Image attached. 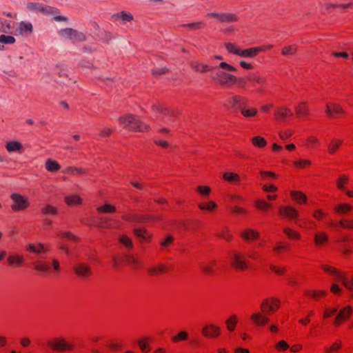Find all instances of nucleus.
<instances>
[{"label": "nucleus", "instance_id": "1", "mask_svg": "<svg viewBox=\"0 0 353 353\" xmlns=\"http://www.w3.org/2000/svg\"><path fill=\"white\" fill-rule=\"evenodd\" d=\"M223 108L234 114H240L245 119L255 118L259 113L258 109L251 106L248 97L235 94L228 97L223 104Z\"/></svg>", "mask_w": 353, "mask_h": 353}, {"label": "nucleus", "instance_id": "2", "mask_svg": "<svg viewBox=\"0 0 353 353\" xmlns=\"http://www.w3.org/2000/svg\"><path fill=\"white\" fill-rule=\"evenodd\" d=\"M119 123L123 128L131 132H148L151 130L149 124L143 122L132 114H126L119 118Z\"/></svg>", "mask_w": 353, "mask_h": 353}, {"label": "nucleus", "instance_id": "3", "mask_svg": "<svg viewBox=\"0 0 353 353\" xmlns=\"http://www.w3.org/2000/svg\"><path fill=\"white\" fill-rule=\"evenodd\" d=\"M231 268L236 272L247 271L250 268V261L245 253L239 250H232L228 253Z\"/></svg>", "mask_w": 353, "mask_h": 353}, {"label": "nucleus", "instance_id": "4", "mask_svg": "<svg viewBox=\"0 0 353 353\" xmlns=\"http://www.w3.org/2000/svg\"><path fill=\"white\" fill-rule=\"evenodd\" d=\"M248 82H254L263 86L266 83V79L264 77L256 76L254 74H250L245 77H237L235 76V80L232 81L231 86L236 84L238 88L245 90Z\"/></svg>", "mask_w": 353, "mask_h": 353}, {"label": "nucleus", "instance_id": "5", "mask_svg": "<svg viewBox=\"0 0 353 353\" xmlns=\"http://www.w3.org/2000/svg\"><path fill=\"white\" fill-rule=\"evenodd\" d=\"M211 79L216 85L230 87L232 81L235 80V76L223 70H219L212 74Z\"/></svg>", "mask_w": 353, "mask_h": 353}, {"label": "nucleus", "instance_id": "6", "mask_svg": "<svg viewBox=\"0 0 353 353\" xmlns=\"http://www.w3.org/2000/svg\"><path fill=\"white\" fill-rule=\"evenodd\" d=\"M47 345L52 350L63 352L74 350V345L68 343L63 337H57L48 341Z\"/></svg>", "mask_w": 353, "mask_h": 353}, {"label": "nucleus", "instance_id": "7", "mask_svg": "<svg viewBox=\"0 0 353 353\" xmlns=\"http://www.w3.org/2000/svg\"><path fill=\"white\" fill-rule=\"evenodd\" d=\"M281 305L280 301L275 297L264 299L261 304V310L264 314L272 315L277 311Z\"/></svg>", "mask_w": 353, "mask_h": 353}, {"label": "nucleus", "instance_id": "8", "mask_svg": "<svg viewBox=\"0 0 353 353\" xmlns=\"http://www.w3.org/2000/svg\"><path fill=\"white\" fill-rule=\"evenodd\" d=\"M10 198L13 202L11 205V209L14 212L25 210L30 206L28 199L19 193H12Z\"/></svg>", "mask_w": 353, "mask_h": 353}, {"label": "nucleus", "instance_id": "9", "mask_svg": "<svg viewBox=\"0 0 353 353\" xmlns=\"http://www.w3.org/2000/svg\"><path fill=\"white\" fill-rule=\"evenodd\" d=\"M294 114L298 119H306L312 116L310 104L307 101H301L294 106Z\"/></svg>", "mask_w": 353, "mask_h": 353}, {"label": "nucleus", "instance_id": "10", "mask_svg": "<svg viewBox=\"0 0 353 353\" xmlns=\"http://www.w3.org/2000/svg\"><path fill=\"white\" fill-rule=\"evenodd\" d=\"M221 328L213 323L206 324L201 329V334L207 339H216L221 335Z\"/></svg>", "mask_w": 353, "mask_h": 353}, {"label": "nucleus", "instance_id": "11", "mask_svg": "<svg viewBox=\"0 0 353 353\" xmlns=\"http://www.w3.org/2000/svg\"><path fill=\"white\" fill-rule=\"evenodd\" d=\"M278 214L280 217L288 220H293L295 223H297V219L299 216V211L295 208L290 205L281 206L279 208Z\"/></svg>", "mask_w": 353, "mask_h": 353}, {"label": "nucleus", "instance_id": "12", "mask_svg": "<svg viewBox=\"0 0 353 353\" xmlns=\"http://www.w3.org/2000/svg\"><path fill=\"white\" fill-rule=\"evenodd\" d=\"M292 110L285 106L276 107L274 110V118L279 122H284L288 119L292 117Z\"/></svg>", "mask_w": 353, "mask_h": 353}, {"label": "nucleus", "instance_id": "13", "mask_svg": "<svg viewBox=\"0 0 353 353\" xmlns=\"http://www.w3.org/2000/svg\"><path fill=\"white\" fill-rule=\"evenodd\" d=\"M138 260L132 255L118 254L113 258V267L117 268L121 265L125 264L128 265H137Z\"/></svg>", "mask_w": 353, "mask_h": 353}, {"label": "nucleus", "instance_id": "14", "mask_svg": "<svg viewBox=\"0 0 353 353\" xmlns=\"http://www.w3.org/2000/svg\"><path fill=\"white\" fill-rule=\"evenodd\" d=\"M74 272L78 278L82 280H86L92 275L91 268L85 263L77 264L74 267Z\"/></svg>", "mask_w": 353, "mask_h": 353}, {"label": "nucleus", "instance_id": "15", "mask_svg": "<svg viewBox=\"0 0 353 353\" xmlns=\"http://www.w3.org/2000/svg\"><path fill=\"white\" fill-rule=\"evenodd\" d=\"M352 312V307L350 305H347L343 309H341L334 321V325L336 327H338L342 325L344 322L347 321L350 318Z\"/></svg>", "mask_w": 353, "mask_h": 353}, {"label": "nucleus", "instance_id": "16", "mask_svg": "<svg viewBox=\"0 0 353 353\" xmlns=\"http://www.w3.org/2000/svg\"><path fill=\"white\" fill-rule=\"evenodd\" d=\"M121 219L129 222L144 223L152 220L153 217L152 216L145 214H128L123 215Z\"/></svg>", "mask_w": 353, "mask_h": 353}, {"label": "nucleus", "instance_id": "17", "mask_svg": "<svg viewBox=\"0 0 353 353\" xmlns=\"http://www.w3.org/2000/svg\"><path fill=\"white\" fill-rule=\"evenodd\" d=\"M303 295L309 299L319 301L327 295V292L323 290H306L303 292Z\"/></svg>", "mask_w": 353, "mask_h": 353}, {"label": "nucleus", "instance_id": "18", "mask_svg": "<svg viewBox=\"0 0 353 353\" xmlns=\"http://www.w3.org/2000/svg\"><path fill=\"white\" fill-rule=\"evenodd\" d=\"M240 236L245 242L255 241L260 237L259 232L252 228L244 230L241 232Z\"/></svg>", "mask_w": 353, "mask_h": 353}, {"label": "nucleus", "instance_id": "19", "mask_svg": "<svg viewBox=\"0 0 353 353\" xmlns=\"http://www.w3.org/2000/svg\"><path fill=\"white\" fill-rule=\"evenodd\" d=\"M325 113L332 117L334 114L336 115H345L346 112L340 104L330 103L326 105Z\"/></svg>", "mask_w": 353, "mask_h": 353}, {"label": "nucleus", "instance_id": "20", "mask_svg": "<svg viewBox=\"0 0 353 353\" xmlns=\"http://www.w3.org/2000/svg\"><path fill=\"white\" fill-rule=\"evenodd\" d=\"M268 314H264L261 312H256L252 314L251 320L257 326H264L270 321V319L267 316Z\"/></svg>", "mask_w": 353, "mask_h": 353}, {"label": "nucleus", "instance_id": "21", "mask_svg": "<svg viewBox=\"0 0 353 353\" xmlns=\"http://www.w3.org/2000/svg\"><path fill=\"white\" fill-rule=\"evenodd\" d=\"M134 234L139 239L141 243H149L151 241L152 235L148 230L143 228L134 229Z\"/></svg>", "mask_w": 353, "mask_h": 353}, {"label": "nucleus", "instance_id": "22", "mask_svg": "<svg viewBox=\"0 0 353 353\" xmlns=\"http://www.w3.org/2000/svg\"><path fill=\"white\" fill-rule=\"evenodd\" d=\"M222 179L223 181L234 185L239 184L241 181V177L239 174L230 172H223Z\"/></svg>", "mask_w": 353, "mask_h": 353}, {"label": "nucleus", "instance_id": "23", "mask_svg": "<svg viewBox=\"0 0 353 353\" xmlns=\"http://www.w3.org/2000/svg\"><path fill=\"white\" fill-rule=\"evenodd\" d=\"M198 208L203 212L213 213L217 210L218 205L214 201H210L208 202L199 203Z\"/></svg>", "mask_w": 353, "mask_h": 353}, {"label": "nucleus", "instance_id": "24", "mask_svg": "<svg viewBox=\"0 0 353 353\" xmlns=\"http://www.w3.org/2000/svg\"><path fill=\"white\" fill-rule=\"evenodd\" d=\"M212 17L217 19L219 21L223 22H234L238 21V17L236 14L232 13H224V14H217L212 13L211 14Z\"/></svg>", "mask_w": 353, "mask_h": 353}, {"label": "nucleus", "instance_id": "25", "mask_svg": "<svg viewBox=\"0 0 353 353\" xmlns=\"http://www.w3.org/2000/svg\"><path fill=\"white\" fill-rule=\"evenodd\" d=\"M353 209V207L348 203H339L334 206L333 211L339 215L348 214Z\"/></svg>", "mask_w": 353, "mask_h": 353}, {"label": "nucleus", "instance_id": "26", "mask_svg": "<svg viewBox=\"0 0 353 353\" xmlns=\"http://www.w3.org/2000/svg\"><path fill=\"white\" fill-rule=\"evenodd\" d=\"M343 143V140L341 139L334 138L332 139L327 146V152L333 155L336 154L338 149L341 146Z\"/></svg>", "mask_w": 353, "mask_h": 353}, {"label": "nucleus", "instance_id": "27", "mask_svg": "<svg viewBox=\"0 0 353 353\" xmlns=\"http://www.w3.org/2000/svg\"><path fill=\"white\" fill-rule=\"evenodd\" d=\"M321 270L325 272L326 274L330 276H336L335 281L337 282L339 275H342L343 273L333 266H331L327 264H323L321 266Z\"/></svg>", "mask_w": 353, "mask_h": 353}, {"label": "nucleus", "instance_id": "28", "mask_svg": "<svg viewBox=\"0 0 353 353\" xmlns=\"http://www.w3.org/2000/svg\"><path fill=\"white\" fill-rule=\"evenodd\" d=\"M7 262L10 266L16 265L17 267H21L23 264L24 258L21 255L12 254L8 256Z\"/></svg>", "mask_w": 353, "mask_h": 353}, {"label": "nucleus", "instance_id": "29", "mask_svg": "<svg viewBox=\"0 0 353 353\" xmlns=\"http://www.w3.org/2000/svg\"><path fill=\"white\" fill-rule=\"evenodd\" d=\"M112 18L117 21H121L123 23L130 22L133 20V16L130 12L122 11L119 13L114 14Z\"/></svg>", "mask_w": 353, "mask_h": 353}, {"label": "nucleus", "instance_id": "30", "mask_svg": "<svg viewBox=\"0 0 353 353\" xmlns=\"http://www.w3.org/2000/svg\"><path fill=\"white\" fill-rule=\"evenodd\" d=\"M291 198L293 201H296L300 205L307 203V197L305 193L300 191H292L290 192Z\"/></svg>", "mask_w": 353, "mask_h": 353}, {"label": "nucleus", "instance_id": "31", "mask_svg": "<svg viewBox=\"0 0 353 353\" xmlns=\"http://www.w3.org/2000/svg\"><path fill=\"white\" fill-rule=\"evenodd\" d=\"M64 201L68 206L81 205L83 201L81 197L78 194L66 196Z\"/></svg>", "mask_w": 353, "mask_h": 353}, {"label": "nucleus", "instance_id": "32", "mask_svg": "<svg viewBox=\"0 0 353 353\" xmlns=\"http://www.w3.org/2000/svg\"><path fill=\"white\" fill-rule=\"evenodd\" d=\"M26 250L39 254L43 252H47L48 248L45 247L43 244L39 243L37 245L29 244L26 248Z\"/></svg>", "mask_w": 353, "mask_h": 353}, {"label": "nucleus", "instance_id": "33", "mask_svg": "<svg viewBox=\"0 0 353 353\" xmlns=\"http://www.w3.org/2000/svg\"><path fill=\"white\" fill-rule=\"evenodd\" d=\"M328 241V236L327 234L324 232H316L314 234V242L316 246L320 247L325 243H326Z\"/></svg>", "mask_w": 353, "mask_h": 353}, {"label": "nucleus", "instance_id": "34", "mask_svg": "<svg viewBox=\"0 0 353 353\" xmlns=\"http://www.w3.org/2000/svg\"><path fill=\"white\" fill-rule=\"evenodd\" d=\"M283 231L290 240L300 241L301 239L300 233L291 228L285 227Z\"/></svg>", "mask_w": 353, "mask_h": 353}, {"label": "nucleus", "instance_id": "35", "mask_svg": "<svg viewBox=\"0 0 353 353\" xmlns=\"http://www.w3.org/2000/svg\"><path fill=\"white\" fill-rule=\"evenodd\" d=\"M349 183V177L345 174L339 175V178L336 181V186L340 191H346L345 185Z\"/></svg>", "mask_w": 353, "mask_h": 353}, {"label": "nucleus", "instance_id": "36", "mask_svg": "<svg viewBox=\"0 0 353 353\" xmlns=\"http://www.w3.org/2000/svg\"><path fill=\"white\" fill-rule=\"evenodd\" d=\"M239 322L238 317L236 314H233L230 316L226 321H225V325L228 331L229 332H233L236 327V325Z\"/></svg>", "mask_w": 353, "mask_h": 353}, {"label": "nucleus", "instance_id": "37", "mask_svg": "<svg viewBox=\"0 0 353 353\" xmlns=\"http://www.w3.org/2000/svg\"><path fill=\"white\" fill-rule=\"evenodd\" d=\"M168 272V268L165 265L159 264L157 266L151 267L148 269V274L150 276H157Z\"/></svg>", "mask_w": 353, "mask_h": 353}, {"label": "nucleus", "instance_id": "38", "mask_svg": "<svg viewBox=\"0 0 353 353\" xmlns=\"http://www.w3.org/2000/svg\"><path fill=\"white\" fill-rule=\"evenodd\" d=\"M263 50L260 47L251 48L246 50H241L240 57H254L257 55L259 52H261Z\"/></svg>", "mask_w": 353, "mask_h": 353}, {"label": "nucleus", "instance_id": "39", "mask_svg": "<svg viewBox=\"0 0 353 353\" xmlns=\"http://www.w3.org/2000/svg\"><path fill=\"white\" fill-rule=\"evenodd\" d=\"M254 206L263 212H266L272 208V205L263 199H257L254 201Z\"/></svg>", "mask_w": 353, "mask_h": 353}, {"label": "nucleus", "instance_id": "40", "mask_svg": "<svg viewBox=\"0 0 353 353\" xmlns=\"http://www.w3.org/2000/svg\"><path fill=\"white\" fill-rule=\"evenodd\" d=\"M251 142L254 147L260 149L264 148L268 144L265 139L261 136H256L252 137Z\"/></svg>", "mask_w": 353, "mask_h": 353}, {"label": "nucleus", "instance_id": "41", "mask_svg": "<svg viewBox=\"0 0 353 353\" xmlns=\"http://www.w3.org/2000/svg\"><path fill=\"white\" fill-rule=\"evenodd\" d=\"M97 211L100 214H110L116 212L117 209L112 204L105 203L103 205L97 208Z\"/></svg>", "mask_w": 353, "mask_h": 353}, {"label": "nucleus", "instance_id": "42", "mask_svg": "<svg viewBox=\"0 0 353 353\" xmlns=\"http://www.w3.org/2000/svg\"><path fill=\"white\" fill-rule=\"evenodd\" d=\"M337 282H342L347 290L353 291V276L348 280L344 274H343L342 275H339Z\"/></svg>", "mask_w": 353, "mask_h": 353}, {"label": "nucleus", "instance_id": "43", "mask_svg": "<svg viewBox=\"0 0 353 353\" xmlns=\"http://www.w3.org/2000/svg\"><path fill=\"white\" fill-rule=\"evenodd\" d=\"M196 192L201 197L207 198L210 195L212 189L208 185H198L196 188Z\"/></svg>", "mask_w": 353, "mask_h": 353}, {"label": "nucleus", "instance_id": "44", "mask_svg": "<svg viewBox=\"0 0 353 353\" xmlns=\"http://www.w3.org/2000/svg\"><path fill=\"white\" fill-rule=\"evenodd\" d=\"M216 265V261H211L208 264H202L201 270L205 275H212L214 272V268Z\"/></svg>", "mask_w": 353, "mask_h": 353}, {"label": "nucleus", "instance_id": "45", "mask_svg": "<svg viewBox=\"0 0 353 353\" xmlns=\"http://www.w3.org/2000/svg\"><path fill=\"white\" fill-rule=\"evenodd\" d=\"M189 338L188 334L185 331H181L177 334L171 337V341L173 343H178L181 341H187Z\"/></svg>", "mask_w": 353, "mask_h": 353}, {"label": "nucleus", "instance_id": "46", "mask_svg": "<svg viewBox=\"0 0 353 353\" xmlns=\"http://www.w3.org/2000/svg\"><path fill=\"white\" fill-rule=\"evenodd\" d=\"M6 150L11 152L15 151H21L22 149V145L16 141L7 142L6 145Z\"/></svg>", "mask_w": 353, "mask_h": 353}, {"label": "nucleus", "instance_id": "47", "mask_svg": "<svg viewBox=\"0 0 353 353\" xmlns=\"http://www.w3.org/2000/svg\"><path fill=\"white\" fill-rule=\"evenodd\" d=\"M342 347V342L340 340L336 341L330 347H325V353H334L339 351Z\"/></svg>", "mask_w": 353, "mask_h": 353}, {"label": "nucleus", "instance_id": "48", "mask_svg": "<svg viewBox=\"0 0 353 353\" xmlns=\"http://www.w3.org/2000/svg\"><path fill=\"white\" fill-rule=\"evenodd\" d=\"M150 339L148 338H142L137 341V344L140 348V350L143 352H148L150 351V347L149 345Z\"/></svg>", "mask_w": 353, "mask_h": 353}, {"label": "nucleus", "instance_id": "49", "mask_svg": "<svg viewBox=\"0 0 353 353\" xmlns=\"http://www.w3.org/2000/svg\"><path fill=\"white\" fill-rule=\"evenodd\" d=\"M46 168L50 172H57L60 170L61 166L57 161L52 159H48L46 163Z\"/></svg>", "mask_w": 353, "mask_h": 353}, {"label": "nucleus", "instance_id": "50", "mask_svg": "<svg viewBox=\"0 0 353 353\" xmlns=\"http://www.w3.org/2000/svg\"><path fill=\"white\" fill-rule=\"evenodd\" d=\"M41 212L44 215H46V214L57 215L58 214V210L56 207L52 206L50 204H47L41 209Z\"/></svg>", "mask_w": 353, "mask_h": 353}, {"label": "nucleus", "instance_id": "51", "mask_svg": "<svg viewBox=\"0 0 353 353\" xmlns=\"http://www.w3.org/2000/svg\"><path fill=\"white\" fill-rule=\"evenodd\" d=\"M192 68L197 72H206L212 70V68L206 64H201L198 63H192L191 64Z\"/></svg>", "mask_w": 353, "mask_h": 353}, {"label": "nucleus", "instance_id": "52", "mask_svg": "<svg viewBox=\"0 0 353 353\" xmlns=\"http://www.w3.org/2000/svg\"><path fill=\"white\" fill-rule=\"evenodd\" d=\"M340 228L346 230H353V220L347 219H341L339 221Z\"/></svg>", "mask_w": 353, "mask_h": 353}, {"label": "nucleus", "instance_id": "53", "mask_svg": "<svg viewBox=\"0 0 353 353\" xmlns=\"http://www.w3.org/2000/svg\"><path fill=\"white\" fill-rule=\"evenodd\" d=\"M294 165L297 168L305 169L311 165V161L307 159H300L293 162Z\"/></svg>", "mask_w": 353, "mask_h": 353}, {"label": "nucleus", "instance_id": "54", "mask_svg": "<svg viewBox=\"0 0 353 353\" xmlns=\"http://www.w3.org/2000/svg\"><path fill=\"white\" fill-rule=\"evenodd\" d=\"M297 51V48L295 45H290L288 46H285L281 50V54L284 56L285 55H292L294 54Z\"/></svg>", "mask_w": 353, "mask_h": 353}, {"label": "nucleus", "instance_id": "55", "mask_svg": "<svg viewBox=\"0 0 353 353\" xmlns=\"http://www.w3.org/2000/svg\"><path fill=\"white\" fill-rule=\"evenodd\" d=\"M19 29L21 33H30L32 31V26L28 22H21L19 23Z\"/></svg>", "mask_w": 353, "mask_h": 353}, {"label": "nucleus", "instance_id": "56", "mask_svg": "<svg viewBox=\"0 0 353 353\" xmlns=\"http://www.w3.org/2000/svg\"><path fill=\"white\" fill-rule=\"evenodd\" d=\"M319 144H320V142L316 137L311 136V137H309L306 139L305 145L307 148H314L319 145Z\"/></svg>", "mask_w": 353, "mask_h": 353}, {"label": "nucleus", "instance_id": "57", "mask_svg": "<svg viewBox=\"0 0 353 353\" xmlns=\"http://www.w3.org/2000/svg\"><path fill=\"white\" fill-rule=\"evenodd\" d=\"M327 215L328 214L324 212L322 209H316L313 212L312 217L320 221L325 219Z\"/></svg>", "mask_w": 353, "mask_h": 353}, {"label": "nucleus", "instance_id": "58", "mask_svg": "<svg viewBox=\"0 0 353 353\" xmlns=\"http://www.w3.org/2000/svg\"><path fill=\"white\" fill-rule=\"evenodd\" d=\"M295 223L297 224L300 228L304 229H311L312 225H314V223L312 221L305 219L301 220L297 219V223Z\"/></svg>", "mask_w": 353, "mask_h": 353}, {"label": "nucleus", "instance_id": "59", "mask_svg": "<svg viewBox=\"0 0 353 353\" xmlns=\"http://www.w3.org/2000/svg\"><path fill=\"white\" fill-rule=\"evenodd\" d=\"M230 211L234 214L242 215V216L247 215L248 212L247 209L242 208V207L237 206V205L231 207Z\"/></svg>", "mask_w": 353, "mask_h": 353}, {"label": "nucleus", "instance_id": "60", "mask_svg": "<svg viewBox=\"0 0 353 353\" xmlns=\"http://www.w3.org/2000/svg\"><path fill=\"white\" fill-rule=\"evenodd\" d=\"M294 133V130L290 129L281 130L279 132V137L281 140H286L291 137Z\"/></svg>", "mask_w": 353, "mask_h": 353}, {"label": "nucleus", "instance_id": "61", "mask_svg": "<svg viewBox=\"0 0 353 353\" xmlns=\"http://www.w3.org/2000/svg\"><path fill=\"white\" fill-rule=\"evenodd\" d=\"M34 269L40 272H47L50 269V265L46 263L38 261L34 263Z\"/></svg>", "mask_w": 353, "mask_h": 353}, {"label": "nucleus", "instance_id": "62", "mask_svg": "<svg viewBox=\"0 0 353 353\" xmlns=\"http://www.w3.org/2000/svg\"><path fill=\"white\" fill-rule=\"evenodd\" d=\"M270 269L278 275H284L287 272L285 267L276 266L274 265H271L270 266Z\"/></svg>", "mask_w": 353, "mask_h": 353}, {"label": "nucleus", "instance_id": "63", "mask_svg": "<svg viewBox=\"0 0 353 353\" xmlns=\"http://www.w3.org/2000/svg\"><path fill=\"white\" fill-rule=\"evenodd\" d=\"M225 48L229 52L233 53V54L239 55V56L240 55L241 50L236 48L234 43H226Z\"/></svg>", "mask_w": 353, "mask_h": 353}, {"label": "nucleus", "instance_id": "64", "mask_svg": "<svg viewBox=\"0 0 353 353\" xmlns=\"http://www.w3.org/2000/svg\"><path fill=\"white\" fill-rule=\"evenodd\" d=\"M120 242L128 249H131L133 247L132 240L127 236H122L120 238Z\"/></svg>", "mask_w": 353, "mask_h": 353}]
</instances>
